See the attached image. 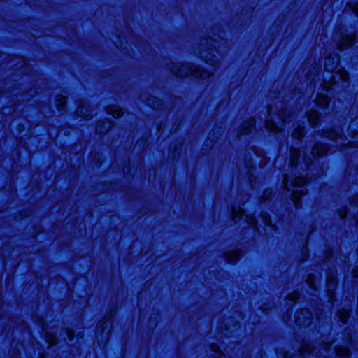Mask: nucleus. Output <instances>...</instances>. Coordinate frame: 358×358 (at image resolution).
<instances>
[{
    "mask_svg": "<svg viewBox=\"0 0 358 358\" xmlns=\"http://www.w3.org/2000/svg\"><path fill=\"white\" fill-rule=\"evenodd\" d=\"M330 97L323 93H317V96L315 98L314 101L321 108H327L328 106Z\"/></svg>",
    "mask_w": 358,
    "mask_h": 358,
    "instance_id": "nucleus-7",
    "label": "nucleus"
},
{
    "mask_svg": "<svg viewBox=\"0 0 358 358\" xmlns=\"http://www.w3.org/2000/svg\"><path fill=\"white\" fill-rule=\"evenodd\" d=\"M201 54V57L208 64L215 65L218 63V59L216 55L207 52H202Z\"/></svg>",
    "mask_w": 358,
    "mask_h": 358,
    "instance_id": "nucleus-11",
    "label": "nucleus"
},
{
    "mask_svg": "<svg viewBox=\"0 0 358 358\" xmlns=\"http://www.w3.org/2000/svg\"><path fill=\"white\" fill-rule=\"evenodd\" d=\"M83 110H84V107H83V106H79V107L78 108L77 110H76L77 114H78V115H80V116L83 115L85 117H86V118H89L90 115H85L84 114ZM92 115H90V117H92Z\"/></svg>",
    "mask_w": 358,
    "mask_h": 358,
    "instance_id": "nucleus-31",
    "label": "nucleus"
},
{
    "mask_svg": "<svg viewBox=\"0 0 358 358\" xmlns=\"http://www.w3.org/2000/svg\"><path fill=\"white\" fill-rule=\"evenodd\" d=\"M319 117L320 114L316 110L312 109L307 113L308 120L312 127L317 124Z\"/></svg>",
    "mask_w": 358,
    "mask_h": 358,
    "instance_id": "nucleus-10",
    "label": "nucleus"
},
{
    "mask_svg": "<svg viewBox=\"0 0 358 358\" xmlns=\"http://www.w3.org/2000/svg\"><path fill=\"white\" fill-rule=\"evenodd\" d=\"M355 205L358 206V198L357 199V201H355Z\"/></svg>",
    "mask_w": 358,
    "mask_h": 358,
    "instance_id": "nucleus-42",
    "label": "nucleus"
},
{
    "mask_svg": "<svg viewBox=\"0 0 358 358\" xmlns=\"http://www.w3.org/2000/svg\"><path fill=\"white\" fill-rule=\"evenodd\" d=\"M308 180L306 178L297 177L294 178V181L292 182V184L294 186L301 187L303 185L306 184Z\"/></svg>",
    "mask_w": 358,
    "mask_h": 358,
    "instance_id": "nucleus-24",
    "label": "nucleus"
},
{
    "mask_svg": "<svg viewBox=\"0 0 358 358\" xmlns=\"http://www.w3.org/2000/svg\"><path fill=\"white\" fill-rule=\"evenodd\" d=\"M354 11L356 13V15H358V5H355L354 8Z\"/></svg>",
    "mask_w": 358,
    "mask_h": 358,
    "instance_id": "nucleus-38",
    "label": "nucleus"
},
{
    "mask_svg": "<svg viewBox=\"0 0 358 358\" xmlns=\"http://www.w3.org/2000/svg\"><path fill=\"white\" fill-rule=\"evenodd\" d=\"M303 127H301V126H298L297 128L294 130L293 133V138L295 139L300 140L303 136Z\"/></svg>",
    "mask_w": 358,
    "mask_h": 358,
    "instance_id": "nucleus-23",
    "label": "nucleus"
},
{
    "mask_svg": "<svg viewBox=\"0 0 358 358\" xmlns=\"http://www.w3.org/2000/svg\"><path fill=\"white\" fill-rule=\"evenodd\" d=\"M66 103V97L62 95L57 96L56 99V106L58 109H62Z\"/></svg>",
    "mask_w": 358,
    "mask_h": 358,
    "instance_id": "nucleus-22",
    "label": "nucleus"
},
{
    "mask_svg": "<svg viewBox=\"0 0 358 358\" xmlns=\"http://www.w3.org/2000/svg\"><path fill=\"white\" fill-rule=\"evenodd\" d=\"M283 184L287 189H289V187L288 185V179L287 178L284 179Z\"/></svg>",
    "mask_w": 358,
    "mask_h": 358,
    "instance_id": "nucleus-36",
    "label": "nucleus"
},
{
    "mask_svg": "<svg viewBox=\"0 0 358 358\" xmlns=\"http://www.w3.org/2000/svg\"><path fill=\"white\" fill-rule=\"evenodd\" d=\"M240 257V254L238 251H229L226 254V260L227 262L234 264L236 262Z\"/></svg>",
    "mask_w": 358,
    "mask_h": 358,
    "instance_id": "nucleus-14",
    "label": "nucleus"
},
{
    "mask_svg": "<svg viewBox=\"0 0 358 358\" xmlns=\"http://www.w3.org/2000/svg\"><path fill=\"white\" fill-rule=\"evenodd\" d=\"M112 127V122L110 120L99 122L97 124L96 131L100 134L107 133Z\"/></svg>",
    "mask_w": 358,
    "mask_h": 358,
    "instance_id": "nucleus-9",
    "label": "nucleus"
},
{
    "mask_svg": "<svg viewBox=\"0 0 358 358\" xmlns=\"http://www.w3.org/2000/svg\"><path fill=\"white\" fill-rule=\"evenodd\" d=\"M346 215H347L346 209H344V213L343 214H341V217L344 218L346 217Z\"/></svg>",
    "mask_w": 358,
    "mask_h": 358,
    "instance_id": "nucleus-37",
    "label": "nucleus"
},
{
    "mask_svg": "<svg viewBox=\"0 0 358 358\" xmlns=\"http://www.w3.org/2000/svg\"><path fill=\"white\" fill-rule=\"evenodd\" d=\"M107 111L114 117H118L122 114V110L118 106L111 105L108 106Z\"/></svg>",
    "mask_w": 358,
    "mask_h": 358,
    "instance_id": "nucleus-15",
    "label": "nucleus"
},
{
    "mask_svg": "<svg viewBox=\"0 0 358 358\" xmlns=\"http://www.w3.org/2000/svg\"><path fill=\"white\" fill-rule=\"evenodd\" d=\"M315 280V277H314L313 275H308V279H307V282L312 287H315V285L313 284V280Z\"/></svg>",
    "mask_w": 358,
    "mask_h": 358,
    "instance_id": "nucleus-32",
    "label": "nucleus"
},
{
    "mask_svg": "<svg viewBox=\"0 0 358 358\" xmlns=\"http://www.w3.org/2000/svg\"><path fill=\"white\" fill-rule=\"evenodd\" d=\"M244 212L241 208H234L232 209V216L233 219L235 220V222L237 221L239 217H243Z\"/></svg>",
    "mask_w": 358,
    "mask_h": 358,
    "instance_id": "nucleus-21",
    "label": "nucleus"
},
{
    "mask_svg": "<svg viewBox=\"0 0 358 358\" xmlns=\"http://www.w3.org/2000/svg\"><path fill=\"white\" fill-rule=\"evenodd\" d=\"M289 299L291 301H295L299 299V295L297 293H292L289 296Z\"/></svg>",
    "mask_w": 358,
    "mask_h": 358,
    "instance_id": "nucleus-33",
    "label": "nucleus"
},
{
    "mask_svg": "<svg viewBox=\"0 0 358 358\" xmlns=\"http://www.w3.org/2000/svg\"><path fill=\"white\" fill-rule=\"evenodd\" d=\"M268 118L266 121V128L272 132H282L287 122L291 121L292 115L287 108L270 105L268 107Z\"/></svg>",
    "mask_w": 358,
    "mask_h": 358,
    "instance_id": "nucleus-1",
    "label": "nucleus"
},
{
    "mask_svg": "<svg viewBox=\"0 0 358 358\" xmlns=\"http://www.w3.org/2000/svg\"><path fill=\"white\" fill-rule=\"evenodd\" d=\"M302 350L303 352H310V351H313V350L308 345H305L303 347H302Z\"/></svg>",
    "mask_w": 358,
    "mask_h": 358,
    "instance_id": "nucleus-35",
    "label": "nucleus"
},
{
    "mask_svg": "<svg viewBox=\"0 0 358 358\" xmlns=\"http://www.w3.org/2000/svg\"><path fill=\"white\" fill-rule=\"evenodd\" d=\"M335 351L338 356L341 358H350V353L349 349L343 345L335 347Z\"/></svg>",
    "mask_w": 358,
    "mask_h": 358,
    "instance_id": "nucleus-13",
    "label": "nucleus"
},
{
    "mask_svg": "<svg viewBox=\"0 0 358 358\" xmlns=\"http://www.w3.org/2000/svg\"><path fill=\"white\" fill-rule=\"evenodd\" d=\"M329 345H327V344H324V345H323V349H324V350H325V351H326V350H328V348H329Z\"/></svg>",
    "mask_w": 358,
    "mask_h": 358,
    "instance_id": "nucleus-39",
    "label": "nucleus"
},
{
    "mask_svg": "<svg viewBox=\"0 0 358 358\" xmlns=\"http://www.w3.org/2000/svg\"><path fill=\"white\" fill-rule=\"evenodd\" d=\"M207 49H211V45L207 47Z\"/></svg>",
    "mask_w": 358,
    "mask_h": 358,
    "instance_id": "nucleus-43",
    "label": "nucleus"
},
{
    "mask_svg": "<svg viewBox=\"0 0 358 358\" xmlns=\"http://www.w3.org/2000/svg\"><path fill=\"white\" fill-rule=\"evenodd\" d=\"M45 339L50 345H54L57 343V338L50 333H46Z\"/></svg>",
    "mask_w": 358,
    "mask_h": 358,
    "instance_id": "nucleus-26",
    "label": "nucleus"
},
{
    "mask_svg": "<svg viewBox=\"0 0 358 358\" xmlns=\"http://www.w3.org/2000/svg\"><path fill=\"white\" fill-rule=\"evenodd\" d=\"M348 144H350V146H356L357 145L355 142H351V143L349 142Z\"/></svg>",
    "mask_w": 358,
    "mask_h": 358,
    "instance_id": "nucleus-40",
    "label": "nucleus"
},
{
    "mask_svg": "<svg viewBox=\"0 0 358 358\" xmlns=\"http://www.w3.org/2000/svg\"><path fill=\"white\" fill-rule=\"evenodd\" d=\"M268 194H269L268 193ZM264 198L265 199H268L267 192H264Z\"/></svg>",
    "mask_w": 358,
    "mask_h": 358,
    "instance_id": "nucleus-41",
    "label": "nucleus"
},
{
    "mask_svg": "<svg viewBox=\"0 0 358 358\" xmlns=\"http://www.w3.org/2000/svg\"><path fill=\"white\" fill-rule=\"evenodd\" d=\"M299 157V152L297 150L291 149V155H290V163L292 165L297 164V159Z\"/></svg>",
    "mask_w": 358,
    "mask_h": 358,
    "instance_id": "nucleus-20",
    "label": "nucleus"
},
{
    "mask_svg": "<svg viewBox=\"0 0 358 358\" xmlns=\"http://www.w3.org/2000/svg\"><path fill=\"white\" fill-rule=\"evenodd\" d=\"M41 358H43V357H41Z\"/></svg>",
    "mask_w": 358,
    "mask_h": 358,
    "instance_id": "nucleus-44",
    "label": "nucleus"
},
{
    "mask_svg": "<svg viewBox=\"0 0 358 358\" xmlns=\"http://www.w3.org/2000/svg\"><path fill=\"white\" fill-rule=\"evenodd\" d=\"M312 321V314L307 309L297 311L295 314V322L297 325L301 327L309 326Z\"/></svg>",
    "mask_w": 358,
    "mask_h": 358,
    "instance_id": "nucleus-4",
    "label": "nucleus"
},
{
    "mask_svg": "<svg viewBox=\"0 0 358 358\" xmlns=\"http://www.w3.org/2000/svg\"><path fill=\"white\" fill-rule=\"evenodd\" d=\"M339 62V57L336 54L331 55L327 57L324 61V68L327 71L332 72L338 66Z\"/></svg>",
    "mask_w": 358,
    "mask_h": 358,
    "instance_id": "nucleus-5",
    "label": "nucleus"
},
{
    "mask_svg": "<svg viewBox=\"0 0 358 358\" xmlns=\"http://www.w3.org/2000/svg\"><path fill=\"white\" fill-rule=\"evenodd\" d=\"M340 131L339 129H333L327 131L325 132L324 136L331 141H334L335 139L340 138Z\"/></svg>",
    "mask_w": 358,
    "mask_h": 358,
    "instance_id": "nucleus-16",
    "label": "nucleus"
},
{
    "mask_svg": "<svg viewBox=\"0 0 358 358\" xmlns=\"http://www.w3.org/2000/svg\"><path fill=\"white\" fill-rule=\"evenodd\" d=\"M303 194H304V192L303 191H294L293 192L292 201L294 202L296 206H297L299 205V197Z\"/></svg>",
    "mask_w": 358,
    "mask_h": 358,
    "instance_id": "nucleus-25",
    "label": "nucleus"
},
{
    "mask_svg": "<svg viewBox=\"0 0 358 358\" xmlns=\"http://www.w3.org/2000/svg\"><path fill=\"white\" fill-rule=\"evenodd\" d=\"M245 220L248 224L252 227L255 225L256 221L255 219L252 216L246 215L245 217Z\"/></svg>",
    "mask_w": 358,
    "mask_h": 358,
    "instance_id": "nucleus-30",
    "label": "nucleus"
},
{
    "mask_svg": "<svg viewBox=\"0 0 358 358\" xmlns=\"http://www.w3.org/2000/svg\"><path fill=\"white\" fill-rule=\"evenodd\" d=\"M348 78V73L344 69H339L334 74L327 75L324 78L323 87L324 90H329L337 83L338 80L347 81Z\"/></svg>",
    "mask_w": 358,
    "mask_h": 358,
    "instance_id": "nucleus-3",
    "label": "nucleus"
},
{
    "mask_svg": "<svg viewBox=\"0 0 358 358\" xmlns=\"http://www.w3.org/2000/svg\"><path fill=\"white\" fill-rule=\"evenodd\" d=\"M328 147L326 145L318 144L313 147L312 155L314 156L323 155L328 151Z\"/></svg>",
    "mask_w": 358,
    "mask_h": 358,
    "instance_id": "nucleus-12",
    "label": "nucleus"
},
{
    "mask_svg": "<svg viewBox=\"0 0 358 358\" xmlns=\"http://www.w3.org/2000/svg\"><path fill=\"white\" fill-rule=\"evenodd\" d=\"M171 71L173 74L180 78L193 75L196 78L206 79L211 76V73L210 72L201 68L196 67L191 63H180L175 64L171 69Z\"/></svg>",
    "mask_w": 358,
    "mask_h": 358,
    "instance_id": "nucleus-2",
    "label": "nucleus"
},
{
    "mask_svg": "<svg viewBox=\"0 0 358 358\" xmlns=\"http://www.w3.org/2000/svg\"><path fill=\"white\" fill-rule=\"evenodd\" d=\"M210 349L212 352H214L215 356L219 357V355L221 354L219 347L215 344L211 345Z\"/></svg>",
    "mask_w": 358,
    "mask_h": 358,
    "instance_id": "nucleus-29",
    "label": "nucleus"
},
{
    "mask_svg": "<svg viewBox=\"0 0 358 358\" xmlns=\"http://www.w3.org/2000/svg\"><path fill=\"white\" fill-rule=\"evenodd\" d=\"M354 39L355 36L352 34L342 35L338 43L339 49L350 47L354 44Z\"/></svg>",
    "mask_w": 358,
    "mask_h": 358,
    "instance_id": "nucleus-6",
    "label": "nucleus"
},
{
    "mask_svg": "<svg viewBox=\"0 0 358 358\" xmlns=\"http://www.w3.org/2000/svg\"><path fill=\"white\" fill-rule=\"evenodd\" d=\"M327 288H328V291L332 294L334 289H335V287L336 286V279L334 278H329L327 279Z\"/></svg>",
    "mask_w": 358,
    "mask_h": 358,
    "instance_id": "nucleus-19",
    "label": "nucleus"
},
{
    "mask_svg": "<svg viewBox=\"0 0 358 358\" xmlns=\"http://www.w3.org/2000/svg\"><path fill=\"white\" fill-rule=\"evenodd\" d=\"M262 220L264 224L270 225L271 224V217L266 213H263L261 215Z\"/></svg>",
    "mask_w": 358,
    "mask_h": 358,
    "instance_id": "nucleus-28",
    "label": "nucleus"
},
{
    "mask_svg": "<svg viewBox=\"0 0 358 358\" xmlns=\"http://www.w3.org/2000/svg\"><path fill=\"white\" fill-rule=\"evenodd\" d=\"M255 120L251 118L244 122L240 127L239 133L241 134H247L250 133L252 129L255 127Z\"/></svg>",
    "mask_w": 358,
    "mask_h": 358,
    "instance_id": "nucleus-8",
    "label": "nucleus"
},
{
    "mask_svg": "<svg viewBox=\"0 0 358 358\" xmlns=\"http://www.w3.org/2000/svg\"><path fill=\"white\" fill-rule=\"evenodd\" d=\"M111 315H106L101 321L99 327L102 328L103 331L106 329H110L111 322H110Z\"/></svg>",
    "mask_w": 358,
    "mask_h": 358,
    "instance_id": "nucleus-17",
    "label": "nucleus"
},
{
    "mask_svg": "<svg viewBox=\"0 0 358 358\" xmlns=\"http://www.w3.org/2000/svg\"><path fill=\"white\" fill-rule=\"evenodd\" d=\"M66 334H67V336H68V338L69 340H72L74 337V334L73 332L70 330V329H67L66 330Z\"/></svg>",
    "mask_w": 358,
    "mask_h": 358,
    "instance_id": "nucleus-34",
    "label": "nucleus"
},
{
    "mask_svg": "<svg viewBox=\"0 0 358 358\" xmlns=\"http://www.w3.org/2000/svg\"><path fill=\"white\" fill-rule=\"evenodd\" d=\"M349 131L355 136H358V119L352 121L349 126Z\"/></svg>",
    "mask_w": 358,
    "mask_h": 358,
    "instance_id": "nucleus-18",
    "label": "nucleus"
},
{
    "mask_svg": "<svg viewBox=\"0 0 358 358\" xmlns=\"http://www.w3.org/2000/svg\"><path fill=\"white\" fill-rule=\"evenodd\" d=\"M338 317L343 322H345L349 317V313L345 310H340L338 313Z\"/></svg>",
    "mask_w": 358,
    "mask_h": 358,
    "instance_id": "nucleus-27",
    "label": "nucleus"
}]
</instances>
